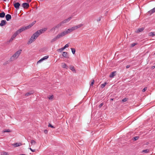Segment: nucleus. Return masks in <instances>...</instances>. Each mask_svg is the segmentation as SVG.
<instances>
[{"label":"nucleus","mask_w":155,"mask_h":155,"mask_svg":"<svg viewBox=\"0 0 155 155\" xmlns=\"http://www.w3.org/2000/svg\"><path fill=\"white\" fill-rule=\"evenodd\" d=\"M21 50H19L16 51L9 59L10 61H13L16 59L19 56L21 52Z\"/></svg>","instance_id":"1"},{"label":"nucleus","mask_w":155,"mask_h":155,"mask_svg":"<svg viewBox=\"0 0 155 155\" xmlns=\"http://www.w3.org/2000/svg\"><path fill=\"white\" fill-rule=\"evenodd\" d=\"M38 36L36 33H35L31 36L29 41L27 43L28 45L31 44L32 42L34 41L38 37Z\"/></svg>","instance_id":"2"},{"label":"nucleus","mask_w":155,"mask_h":155,"mask_svg":"<svg viewBox=\"0 0 155 155\" xmlns=\"http://www.w3.org/2000/svg\"><path fill=\"white\" fill-rule=\"evenodd\" d=\"M72 18V17H70L68 18L65 19L62 22H61L58 25V27H60L63 24L66 23L68 22Z\"/></svg>","instance_id":"3"},{"label":"nucleus","mask_w":155,"mask_h":155,"mask_svg":"<svg viewBox=\"0 0 155 155\" xmlns=\"http://www.w3.org/2000/svg\"><path fill=\"white\" fill-rule=\"evenodd\" d=\"M47 30V28H44L41 29H40L35 32L36 33L37 35L38 36Z\"/></svg>","instance_id":"4"},{"label":"nucleus","mask_w":155,"mask_h":155,"mask_svg":"<svg viewBox=\"0 0 155 155\" xmlns=\"http://www.w3.org/2000/svg\"><path fill=\"white\" fill-rule=\"evenodd\" d=\"M61 37H62V36L61 33H59L51 41V43H53Z\"/></svg>","instance_id":"5"},{"label":"nucleus","mask_w":155,"mask_h":155,"mask_svg":"<svg viewBox=\"0 0 155 155\" xmlns=\"http://www.w3.org/2000/svg\"><path fill=\"white\" fill-rule=\"evenodd\" d=\"M27 30L25 26H24L20 28L19 29L17 30L15 32L18 35L23 31Z\"/></svg>","instance_id":"6"},{"label":"nucleus","mask_w":155,"mask_h":155,"mask_svg":"<svg viewBox=\"0 0 155 155\" xmlns=\"http://www.w3.org/2000/svg\"><path fill=\"white\" fill-rule=\"evenodd\" d=\"M71 32V30L70 29V28H69L63 31L61 33L62 37H63V36H64L65 35H66Z\"/></svg>","instance_id":"7"},{"label":"nucleus","mask_w":155,"mask_h":155,"mask_svg":"<svg viewBox=\"0 0 155 155\" xmlns=\"http://www.w3.org/2000/svg\"><path fill=\"white\" fill-rule=\"evenodd\" d=\"M48 57H49V56L47 55L44 56V57H43V58H41L40 60H39L37 62V64H38L39 63H40L42 61H43L47 59L48 58Z\"/></svg>","instance_id":"8"},{"label":"nucleus","mask_w":155,"mask_h":155,"mask_svg":"<svg viewBox=\"0 0 155 155\" xmlns=\"http://www.w3.org/2000/svg\"><path fill=\"white\" fill-rule=\"evenodd\" d=\"M22 5L24 8H28L29 6V4L25 2L23 3Z\"/></svg>","instance_id":"9"},{"label":"nucleus","mask_w":155,"mask_h":155,"mask_svg":"<svg viewBox=\"0 0 155 155\" xmlns=\"http://www.w3.org/2000/svg\"><path fill=\"white\" fill-rule=\"evenodd\" d=\"M14 5L16 9L18 10L19 9L20 4L19 2H16L14 3Z\"/></svg>","instance_id":"10"},{"label":"nucleus","mask_w":155,"mask_h":155,"mask_svg":"<svg viewBox=\"0 0 155 155\" xmlns=\"http://www.w3.org/2000/svg\"><path fill=\"white\" fill-rule=\"evenodd\" d=\"M5 18L7 21H9L11 19L12 17L10 15L8 14L6 15L5 16Z\"/></svg>","instance_id":"11"},{"label":"nucleus","mask_w":155,"mask_h":155,"mask_svg":"<svg viewBox=\"0 0 155 155\" xmlns=\"http://www.w3.org/2000/svg\"><path fill=\"white\" fill-rule=\"evenodd\" d=\"M7 22L5 20H2L1 21V22L0 23V26H3L4 25H5Z\"/></svg>","instance_id":"12"},{"label":"nucleus","mask_w":155,"mask_h":155,"mask_svg":"<svg viewBox=\"0 0 155 155\" xmlns=\"http://www.w3.org/2000/svg\"><path fill=\"white\" fill-rule=\"evenodd\" d=\"M22 145V144L21 143H13L12 144V145L14 147H19L21 145Z\"/></svg>","instance_id":"13"},{"label":"nucleus","mask_w":155,"mask_h":155,"mask_svg":"<svg viewBox=\"0 0 155 155\" xmlns=\"http://www.w3.org/2000/svg\"><path fill=\"white\" fill-rule=\"evenodd\" d=\"M155 12V7L148 12V13L150 15Z\"/></svg>","instance_id":"14"},{"label":"nucleus","mask_w":155,"mask_h":155,"mask_svg":"<svg viewBox=\"0 0 155 155\" xmlns=\"http://www.w3.org/2000/svg\"><path fill=\"white\" fill-rule=\"evenodd\" d=\"M62 56L65 58H68V53L67 52H63L62 54Z\"/></svg>","instance_id":"15"},{"label":"nucleus","mask_w":155,"mask_h":155,"mask_svg":"<svg viewBox=\"0 0 155 155\" xmlns=\"http://www.w3.org/2000/svg\"><path fill=\"white\" fill-rule=\"evenodd\" d=\"M61 67L63 68L67 69L68 68V66L65 63H62L61 64Z\"/></svg>","instance_id":"16"},{"label":"nucleus","mask_w":155,"mask_h":155,"mask_svg":"<svg viewBox=\"0 0 155 155\" xmlns=\"http://www.w3.org/2000/svg\"><path fill=\"white\" fill-rule=\"evenodd\" d=\"M58 25L55 26L53 27V28H52L50 30V31L51 32H54L56 28H58L59 27H58Z\"/></svg>","instance_id":"17"},{"label":"nucleus","mask_w":155,"mask_h":155,"mask_svg":"<svg viewBox=\"0 0 155 155\" xmlns=\"http://www.w3.org/2000/svg\"><path fill=\"white\" fill-rule=\"evenodd\" d=\"M144 28H138L136 30V32L137 33H139L141 32L142 31L144 30Z\"/></svg>","instance_id":"18"},{"label":"nucleus","mask_w":155,"mask_h":155,"mask_svg":"<svg viewBox=\"0 0 155 155\" xmlns=\"http://www.w3.org/2000/svg\"><path fill=\"white\" fill-rule=\"evenodd\" d=\"M116 72H113L110 73L109 77L110 78H113L114 76H115Z\"/></svg>","instance_id":"19"},{"label":"nucleus","mask_w":155,"mask_h":155,"mask_svg":"<svg viewBox=\"0 0 155 155\" xmlns=\"http://www.w3.org/2000/svg\"><path fill=\"white\" fill-rule=\"evenodd\" d=\"M5 15V13L4 12H2L0 13V18H4Z\"/></svg>","instance_id":"20"},{"label":"nucleus","mask_w":155,"mask_h":155,"mask_svg":"<svg viewBox=\"0 0 155 155\" xmlns=\"http://www.w3.org/2000/svg\"><path fill=\"white\" fill-rule=\"evenodd\" d=\"M149 150L147 149L142 150L141 152V153H149Z\"/></svg>","instance_id":"21"},{"label":"nucleus","mask_w":155,"mask_h":155,"mask_svg":"<svg viewBox=\"0 0 155 155\" xmlns=\"http://www.w3.org/2000/svg\"><path fill=\"white\" fill-rule=\"evenodd\" d=\"M83 25L82 24H80L77 26H74L76 29H77L78 28H80Z\"/></svg>","instance_id":"22"},{"label":"nucleus","mask_w":155,"mask_h":155,"mask_svg":"<svg viewBox=\"0 0 155 155\" xmlns=\"http://www.w3.org/2000/svg\"><path fill=\"white\" fill-rule=\"evenodd\" d=\"M149 35L150 36L153 37L155 35V32H151L149 33Z\"/></svg>","instance_id":"23"},{"label":"nucleus","mask_w":155,"mask_h":155,"mask_svg":"<svg viewBox=\"0 0 155 155\" xmlns=\"http://www.w3.org/2000/svg\"><path fill=\"white\" fill-rule=\"evenodd\" d=\"M33 92L32 91L28 92L25 94V96H28L30 95L31 94H33Z\"/></svg>","instance_id":"24"},{"label":"nucleus","mask_w":155,"mask_h":155,"mask_svg":"<svg viewBox=\"0 0 155 155\" xmlns=\"http://www.w3.org/2000/svg\"><path fill=\"white\" fill-rule=\"evenodd\" d=\"M33 26V25H32V24L31 23L28 26H25V27L26 28V29H28L30 28L31 27H32Z\"/></svg>","instance_id":"25"},{"label":"nucleus","mask_w":155,"mask_h":155,"mask_svg":"<svg viewBox=\"0 0 155 155\" xmlns=\"http://www.w3.org/2000/svg\"><path fill=\"white\" fill-rule=\"evenodd\" d=\"M17 34L15 32L14 33L12 36L11 38L14 39L17 36Z\"/></svg>","instance_id":"26"},{"label":"nucleus","mask_w":155,"mask_h":155,"mask_svg":"<svg viewBox=\"0 0 155 155\" xmlns=\"http://www.w3.org/2000/svg\"><path fill=\"white\" fill-rule=\"evenodd\" d=\"M64 49V47H63L58 49L57 51L59 52H61L63 51Z\"/></svg>","instance_id":"27"},{"label":"nucleus","mask_w":155,"mask_h":155,"mask_svg":"<svg viewBox=\"0 0 155 155\" xmlns=\"http://www.w3.org/2000/svg\"><path fill=\"white\" fill-rule=\"evenodd\" d=\"M13 40L14 39L13 38H11L9 41H7V44H8L10 42H12Z\"/></svg>","instance_id":"28"},{"label":"nucleus","mask_w":155,"mask_h":155,"mask_svg":"<svg viewBox=\"0 0 155 155\" xmlns=\"http://www.w3.org/2000/svg\"><path fill=\"white\" fill-rule=\"evenodd\" d=\"M70 29L71 30V32L73 31L74 30H76L74 26L72 27L71 28H70Z\"/></svg>","instance_id":"29"},{"label":"nucleus","mask_w":155,"mask_h":155,"mask_svg":"<svg viewBox=\"0 0 155 155\" xmlns=\"http://www.w3.org/2000/svg\"><path fill=\"white\" fill-rule=\"evenodd\" d=\"M70 69L73 71H75V70L74 69V67L73 66H71L70 68Z\"/></svg>","instance_id":"30"},{"label":"nucleus","mask_w":155,"mask_h":155,"mask_svg":"<svg viewBox=\"0 0 155 155\" xmlns=\"http://www.w3.org/2000/svg\"><path fill=\"white\" fill-rule=\"evenodd\" d=\"M71 50L73 54H74L75 52V49L74 48H71Z\"/></svg>","instance_id":"31"},{"label":"nucleus","mask_w":155,"mask_h":155,"mask_svg":"<svg viewBox=\"0 0 155 155\" xmlns=\"http://www.w3.org/2000/svg\"><path fill=\"white\" fill-rule=\"evenodd\" d=\"M94 80H92V82H91V83L90 85V87H92L93 84H94Z\"/></svg>","instance_id":"32"},{"label":"nucleus","mask_w":155,"mask_h":155,"mask_svg":"<svg viewBox=\"0 0 155 155\" xmlns=\"http://www.w3.org/2000/svg\"><path fill=\"white\" fill-rule=\"evenodd\" d=\"M107 84L106 82H104V83L101 84V87L102 88H104Z\"/></svg>","instance_id":"33"},{"label":"nucleus","mask_w":155,"mask_h":155,"mask_svg":"<svg viewBox=\"0 0 155 155\" xmlns=\"http://www.w3.org/2000/svg\"><path fill=\"white\" fill-rule=\"evenodd\" d=\"M31 143L32 144H36V142L34 140H31Z\"/></svg>","instance_id":"34"},{"label":"nucleus","mask_w":155,"mask_h":155,"mask_svg":"<svg viewBox=\"0 0 155 155\" xmlns=\"http://www.w3.org/2000/svg\"><path fill=\"white\" fill-rule=\"evenodd\" d=\"M139 138V137L138 136H136L133 137L134 140L135 141L137 140Z\"/></svg>","instance_id":"35"},{"label":"nucleus","mask_w":155,"mask_h":155,"mask_svg":"<svg viewBox=\"0 0 155 155\" xmlns=\"http://www.w3.org/2000/svg\"><path fill=\"white\" fill-rule=\"evenodd\" d=\"M127 98H124L122 99V101L123 102H125L127 101Z\"/></svg>","instance_id":"36"},{"label":"nucleus","mask_w":155,"mask_h":155,"mask_svg":"<svg viewBox=\"0 0 155 155\" xmlns=\"http://www.w3.org/2000/svg\"><path fill=\"white\" fill-rule=\"evenodd\" d=\"M11 131L10 130L8 129V130H5L4 131V132H10Z\"/></svg>","instance_id":"37"},{"label":"nucleus","mask_w":155,"mask_h":155,"mask_svg":"<svg viewBox=\"0 0 155 155\" xmlns=\"http://www.w3.org/2000/svg\"><path fill=\"white\" fill-rule=\"evenodd\" d=\"M7 153L5 152H3L2 153V155H7Z\"/></svg>","instance_id":"38"},{"label":"nucleus","mask_w":155,"mask_h":155,"mask_svg":"<svg viewBox=\"0 0 155 155\" xmlns=\"http://www.w3.org/2000/svg\"><path fill=\"white\" fill-rule=\"evenodd\" d=\"M54 96L53 95L50 96V97H48V98H49L50 100H52Z\"/></svg>","instance_id":"39"},{"label":"nucleus","mask_w":155,"mask_h":155,"mask_svg":"<svg viewBox=\"0 0 155 155\" xmlns=\"http://www.w3.org/2000/svg\"><path fill=\"white\" fill-rule=\"evenodd\" d=\"M147 89V87H145L144 89H143L142 90V91L143 92H145L146 91Z\"/></svg>","instance_id":"40"},{"label":"nucleus","mask_w":155,"mask_h":155,"mask_svg":"<svg viewBox=\"0 0 155 155\" xmlns=\"http://www.w3.org/2000/svg\"><path fill=\"white\" fill-rule=\"evenodd\" d=\"M104 105V103H101L99 105V108H101V107Z\"/></svg>","instance_id":"41"},{"label":"nucleus","mask_w":155,"mask_h":155,"mask_svg":"<svg viewBox=\"0 0 155 155\" xmlns=\"http://www.w3.org/2000/svg\"><path fill=\"white\" fill-rule=\"evenodd\" d=\"M48 127H50L52 128H54L55 127L53 126H52L51 124H49L48 125Z\"/></svg>","instance_id":"42"},{"label":"nucleus","mask_w":155,"mask_h":155,"mask_svg":"<svg viewBox=\"0 0 155 155\" xmlns=\"http://www.w3.org/2000/svg\"><path fill=\"white\" fill-rule=\"evenodd\" d=\"M68 47H69L68 45L67 44H66L63 47H64V49H65V48H67Z\"/></svg>","instance_id":"43"},{"label":"nucleus","mask_w":155,"mask_h":155,"mask_svg":"<svg viewBox=\"0 0 155 155\" xmlns=\"http://www.w3.org/2000/svg\"><path fill=\"white\" fill-rule=\"evenodd\" d=\"M137 45V43H134L131 44V46L132 47H134Z\"/></svg>","instance_id":"44"},{"label":"nucleus","mask_w":155,"mask_h":155,"mask_svg":"<svg viewBox=\"0 0 155 155\" xmlns=\"http://www.w3.org/2000/svg\"><path fill=\"white\" fill-rule=\"evenodd\" d=\"M29 149L32 152H35V149H34V150H33L31 148H29Z\"/></svg>","instance_id":"45"},{"label":"nucleus","mask_w":155,"mask_h":155,"mask_svg":"<svg viewBox=\"0 0 155 155\" xmlns=\"http://www.w3.org/2000/svg\"><path fill=\"white\" fill-rule=\"evenodd\" d=\"M44 132L45 134H47L48 133V131L47 130H44Z\"/></svg>","instance_id":"46"},{"label":"nucleus","mask_w":155,"mask_h":155,"mask_svg":"<svg viewBox=\"0 0 155 155\" xmlns=\"http://www.w3.org/2000/svg\"><path fill=\"white\" fill-rule=\"evenodd\" d=\"M36 22V21H33L31 24H32V25H33Z\"/></svg>","instance_id":"47"},{"label":"nucleus","mask_w":155,"mask_h":155,"mask_svg":"<svg viewBox=\"0 0 155 155\" xmlns=\"http://www.w3.org/2000/svg\"><path fill=\"white\" fill-rule=\"evenodd\" d=\"M101 20V17H99V18H98V19L97 20L98 21H100Z\"/></svg>","instance_id":"48"},{"label":"nucleus","mask_w":155,"mask_h":155,"mask_svg":"<svg viewBox=\"0 0 155 155\" xmlns=\"http://www.w3.org/2000/svg\"><path fill=\"white\" fill-rule=\"evenodd\" d=\"M130 65H127L126 67V68H129L130 67Z\"/></svg>","instance_id":"49"},{"label":"nucleus","mask_w":155,"mask_h":155,"mask_svg":"<svg viewBox=\"0 0 155 155\" xmlns=\"http://www.w3.org/2000/svg\"><path fill=\"white\" fill-rule=\"evenodd\" d=\"M152 68L153 69L154 68H155V66H152Z\"/></svg>","instance_id":"50"},{"label":"nucleus","mask_w":155,"mask_h":155,"mask_svg":"<svg viewBox=\"0 0 155 155\" xmlns=\"http://www.w3.org/2000/svg\"><path fill=\"white\" fill-rule=\"evenodd\" d=\"M31 1V0H29V2H30Z\"/></svg>","instance_id":"51"},{"label":"nucleus","mask_w":155,"mask_h":155,"mask_svg":"<svg viewBox=\"0 0 155 155\" xmlns=\"http://www.w3.org/2000/svg\"><path fill=\"white\" fill-rule=\"evenodd\" d=\"M155 55V52L153 54V55Z\"/></svg>","instance_id":"52"},{"label":"nucleus","mask_w":155,"mask_h":155,"mask_svg":"<svg viewBox=\"0 0 155 155\" xmlns=\"http://www.w3.org/2000/svg\"><path fill=\"white\" fill-rule=\"evenodd\" d=\"M110 100L113 101V99H110Z\"/></svg>","instance_id":"53"},{"label":"nucleus","mask_w":155,"mask_h":155,"mask_svg":"<svg viewBox=\"0 0 155 155\" xmlns=\"http://www.w3.org/2000/svg\"><path fill=\"white\" fill-rule=\"evenodd\" d=\"M4 1H6V0H3Z\"/></svg>","instance_id":"54"}]
</instances>
